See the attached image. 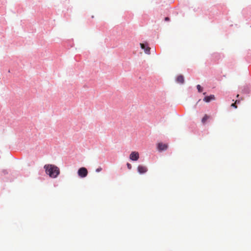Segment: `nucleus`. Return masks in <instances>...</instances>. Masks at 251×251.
Listing matches in <instances>:
<instances>
[{"instance_id":"1","label":"nucleus","mask_w":251,"mask_h":251,"mask_svg":"<svg viewBox=\"0 0 251 251\" xmlns=\"http://www.w3.org/2000/svg\"><path fill=\"white\" fill-rule=\"evenodd\" d=\"M45 172L50 177L56 178L60 173L59 169L52 164H47L44 166Z\"/></svg>"},{"instance_id":"2","label":"nucleus","mask_w":251,"mask_h":251,"mask_svg":"<svg viewBox=\"0 0 251 251\" xmlns=\"http://www.w3.org/2000/svg\"><path fill=\"white\" fill-rule=\"evenodd\" d=\"M77 173L78 175L80 177H85L88 175V171L86 168L84 167H81L78 169Z\"/></svg>"},{"instance_id":"3","label":"nucleus","mask_w":251,"mask_h":251,"mask_svg":"<svg viewBox=\"0 0 251 251\" xmlns=\"http://www.w3.org/2000/svg\"><path fill=\"white\" fill-rule=\"evenodd\" d=\"M139 158V154L137 151H132L129 155V158L133 161H137Z\"/></svg>"},{"instance_id":"4","label":"nucleus","mask_w":251,"mask_h":251,"mask_svg":"<svg viewBox=\"0 0 251 251\" xmlns=\"http://www.w3.org/2000/svg\"><path fill=\"white\" fill-rule=\"evenodd\" d=\"M168 145L162 143H159L157 144V149L159 151H165L168 149Z\"/></svg>"},{"instance_id":"5","label":"nucleus","mask_w":251,"mask_h":251,"mask_svg":"<svg viewBox=\"0 0 251 251\" xmlns=\"http://www.w3.org/2000/svg\"><path fill=\"white\" fill-rule=\"evenodd\" d=\"M137 170L139 173L142 174L146 173L148 170L147 167L145 166L139 165L137 167Z\"/></svg>"},{"instance_id":"6","label":"nucleus","mask_w":251,"mask_h":251,"mask_svg":"<svg viewBox=\"0 0 251 251\" xmlns=\"http://www.w3.org/2000/svg\"><path fill=\"white\" fill-rule=\"evenodd\" d=\"M141 48L144 50V51L147 54H150L151 48L149 47H146L145 45L143 43H140Z\"/></svg>"},{"instance_id":"7","label":"nucleus","mask_w":251,"mask_h":251,"mask_svg":"<svg viewBox=\"0 0 251 251\" xmlns=\"http://www.w3.org/2000/svg\"><path fill=\"white\" fill-rule=\"evenodd\" d=\"M215 96L213 95H211L209 96H206L203 99V100L206 102H209L212 100H215Z\"/></svg>"},{"instance_id":"8","label":"nucleus","mask_w":251,"mask_h":251,"mask_svg":"<svg viewBox=\"0 0 251 251\" xmlns=\"http://www.w3.org/2000/svg\"><path fill=\"white\" fill-rule=\"evenodd\" d=\"M176 80L177 83L183 84L184 81V76L182 75H180L177 76Z\"/></svg>"},{"instance_id":"9","label":"nucleus","mask_w":251,"mask_h":251,"mask_svg":"<svg viewBox=\"0 0 251 251\" xmlns=\"http://www.w3.org/2000/svg\"><path fill=\"white\" fill-rule=\"evenodd\" d=\"M210 118V116L205 114L201 120L202 123L204 124L205 123L206 121Z\"/></svg>"},{"instance_id":"10","label":"nucleus","mask_w":251,"mask_h":251,"mask_svg":"<svg viewBox=\"0 0 251 251\" xmlns=\"http://www.w3.org/2000/svg\"><path fill=\"white\" fill-rule=\"evenodd\" d=\"M237 103H239V100H236L234 103L231 104V106L232 107H234V108H236L237 107V106H236V104Z\"/></svg>"},{"instance_id":"11","label":"nucleus","mask_w":251,"mask_h":251,"mask_svg":"<svg viewBox=\"0 0 251 251\" xmlns=\"http://www.w3.org/2000/svg\"><path fill=\"white\" fill-rule=\"evenodd\" d=\"M197 88L198 89V90L199 92H202V88L201 86L200 85H198L197 86Z\"/></svg>"},{"instance_id":"12","label":"nucleus","mask_w":251,"mask_h":251,"mask_svg":"<svg viewBox=\"0 0 251 251\" xmlns=\"http://www.w3.org/2000/svg\"><path fill=\"white\" fill-rule=\"evenodd\" d=\"M127 167L129 169H131L132 167L131 164H130L129 163H127Z\"/></svg>"},{"instance_id":"13","label":"nucleus","mask_w":251,"mask_h":251,"mask_svg":"<svg viewBox=\"0 0 251 251\" xmlns=\"http://www.w3.org/2000/svg\"><path fill=\"white\" fill-rule=\"evenodd\" d=\"M101 170H102L101 168L99 167V168H97V169H96V171L97 172H100V171H101Z\"/></svg>"},{"instance_id":"14","label":"nucleus","mask_w":251,"mask_h":251,"mask_svg":"<svg viewBox=\"0 0 251 251\" xmlns=\"http://www.w3.org/2000/svg\"><path fill=\"white\" fill-rule=\"evenodd\" d=\"M165 21H169V18H168V17H166V18H165Z\"/></svg>"},{"instance_id":"15","label":"nucleus","mask_w":251,"mask_h":251,"mask_svg":"<svg viewBox=\"0 0 251 251\" xmlns=\"http://www.w3.org/2000/svg\"><path fill=\"white\" fill-rule=\"evenodd\" d=\"M236 97L238 98L239 97V95L238 94Z\"/></svg>"}]
</instances>
